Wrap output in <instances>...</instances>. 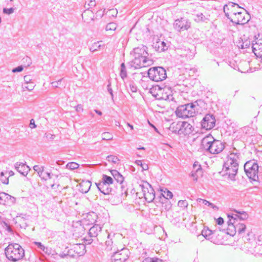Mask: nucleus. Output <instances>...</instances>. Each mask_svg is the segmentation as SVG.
Returning a JSON list of instances; mask_svg holds the SVG:
<instances>
[{
	"mask_svg": "<svg viewBox=\"0 0 262 262\" xmlns=\"http://www.w3.org/2000/svg\"><path fill=\"white\" fill-rule=\"evenodd\" d=\"M155 48L158 51L161 52L167 50L168 46L164 41H158L157 42Z\"/></svg>",
	"mask_w": 262,
	"mask_h": 262,
	"instance_id": "obj_28",
	"label": "nucleus"
},
{
	"mask_svg": "<svg viewBox=\"0 0 262 262\" xmlns=\"http://www.w3.org/2000/svg\"><path fill=\"white\" fill-rule=\"evenodd\" d=\"M228 223V227L227 228V234L231 235L234 236L235 233H236V223H235V222H232V220H229L227 222Z\"/></svg>",
	"mask_w": 262,
	"mask_h": 262,
	"instance_id": "obj_24",
	"label": "nucleus"
},
{
	"mask_svg": "<svg viewBox=\"0 0 262 262\" xmlns=\"http://www.w3.org/2000/svg\"><path fill=\"white\" fill-rule=\"evenodd\" d=\"M111 173L112 175L113 176L114 178L118 183H119L120 184L123 183L124 181V178L122 176V175L120 173H119L117 170H111Z\"/></svg>",
	"mask_w": 262,
	"mask_h": 262,
	"instance_id": "obj_26",
	"label": "nucleus"
},
{
	"mask_svg": "<svg viewBox=\"0 0 262 262\" xmlns=\"http://www.w3.org/2000/svg\"><path fill=\"white\" fill-rule=\"evenodd\" d=\"M23 70V66H18L16 68H14L12 71L13 73L20 72Z\"/></svg>",
	"mask_w": 262,
	"mask_h": 262,
	"instance_id": "obj_60",
	"label": "nucleus"
},
{
	"mask_svg": "<svg viewBox=\"0 0 262 262\" xmlns=\"http://www.w3.org/2000/svg\"><path fill=\"white\" fill-rule=\"evenodd\" d=\"M44 170H40L39 172H37L38 176L41 178V180L46 181L47 180V178L44 176L43 174Z\"/></svg>",
	"mask_w": 262,
	"mask_h": 262,
	"instance_id": "obj_59",
	"label": "nucleus"
},
{
	"mask_svg": "<svg viewBox=\"0 0 262 262\" xmlns=\"http://www.w3.org/2000/svg\"><path fill=\"white\" fill-rule=\"evenodd\" d=\"M234 212L239 214V221H244L248 218V214L245 211H239L234 210Z\"/></svg>",
	"mask_w": 262,
	"mask_h": 262,
	"instance_id": "obj_35",
	"label": "nucleus"
},
{
	"mask_svg": "<svg viewBox=\"0 0 262 262\" xmlns=\"http://www.w3.org/2000/svg\"><path fill=\"white\" fill-rule=\"evenodd\" d=\"M107 89L108 93L110 94V95L111 96L112 99L113 100V98H114L113 91V90L111 87V83L110 81H108V83L107 85Z\"/></svg>",
	"mask_w": 262,
	"mask_h": 262,
	"instance_id": "obj_52",
	"label": "nucleus"
},
{
	"mask_svg": "<svg viewBox=\"0 0 262 262\" xmlns=\"http://www.w3.org/2000/svg\"><path fill=\"white\" fill-rule=\"evenodd\" d=\"M235 6H237L238 8H241L237 4L230 2L228 5H225L224 6V11L225 13L226 16L233 23L237 25H244L246 24L249 19H246L244 15V14L241 12H231L230 15L229 12H226V9H229L228 7L233 8Z\"/></svg>",
	"mask_w": 262,
	"mask_h": 262,
	"instance_id": "obj_5",
	"label": "nucleus"
},
{
	"mask_svg": "<svg viewBox=\"0 0 262 262\" xmlns=\"http://www.w3.org/2000/svg\"><path fill=\"white\" fill-rule=\"evenodd\" d=\"M0 181L4 184H8L9 183V177L5 176L4 172H1L0 173Z\"/></svg>",
	"mask_w": 262,
	"mask_h": 262,
	"instance_id": "obj_38",
	"label": "nucleus"
},
{
	"mask_svg": "<svg viewBox=\"0 0 262 262\" xmlns=\"http://www.w3.org/2000/svg\"><path fill=\"white\" fill-rule=\"evenodd\" d=\"M139 187L142 190L145 200L148 203L152 202L155 199V192L151 185L146 183L145 184H140Z\"/></svg>",
	"mask_w": 262,
	"mask_h": 262,
	"instance_id": "obj_8",
	"label": "nucleus"
},
{
	"mask_svg": "<svg viewBox=\"0 0 262 262\" xmlns=\"http://www.w3.org/2000/svg\"><path fill=\"white\" fill-rule=\"evenodd\" d=\"M91 185L90 181H83L80 184V191L83 193H86L89 191Z\"/></svg>",
	"mask_w": 262,
	"mask_h": 262,
	"instance_id": "obj_25",
	"label": "nucleus"
},
{
	"mask_svg": "<svg viewBox=\"0 0 262 262\" xmlns=\"http://www.w3.org/2000/svg\"><path fill=\"white\" fill-rule=\"evenodd\" d=\"M15 168L19 173L24 176H26L30 170L29 166L25 163L20 162H17L15 163Z\"/></svg>",
	"mask_w": 262,
	"mask_h": 262,
	"instance_id": "obj_21",
	"label": "nucleus"
},
{
	"mask_svg": "<svg viewBox=\"0 0 262 262\" xmlns=\"http://www.w3.org/2000/svg\"><path fill=\"white\" fill-rule=\"evenodd\" d=\"M199 168H197L195 170H192L191 172V177L193 178V181L196 182L198 181L199 174L201 175L202 169L201 166H199Z\"/></svg>",
	"mask_w": 262,
	"mask_h": 262,
	"instance_id": "obj_29",
	"label": "nucleus"
},
{
	"mask_svg": "<svg viewBox=\"0 0 262 262\" xmlns=\"http://www.w3.org/2000/svg\"><path fill=\"white\" fill-rule=\"evenodd\" d=\"M62 80V78L60 79H59L58 80H57L56 81L52 82L51 83V84H52V86L54 87V88H58V85L60 84Z\"/></svg>",
	"mask_w": 262,
	"mask_h": 262,
	"instance_id": "obj_58",
	"label": "nucleus"
},
{
	"mask_svg": "<svg viewBox=\"0 0 262 262\" xmlns=\"http://www.w3.org/2000/svg\"><path fill=\"white\" fill-rule=\"evenodd\" d=\"M102 139L103 140H111L113 139V135L110 133H103L102 134Z\"/></svg>",
	"mask_w": 262,
	"mask_h": 262,
	"instance_id": "obj_46",
	"label": "nucleus"
},
{
	"mask_svg": "<svg viewBox=\"0 0 262 262\" xmlns=\"http://www.w3.org/2000/svg\"><path fill=\"white\" fill-rule=\"evenodd\" d=\"M111 235L108 234L107 235V240L105 242V245L106 247V249L108 250H112V245H113V241L112 239H110Z\"/></svg>",
	"mask_w": 262,
	"mask_h": 262,
	"instance_id": "obj_40",
	"label": "nucleus"
},
{
	"mask_svg": "<svg viewBox=\"0 0 262 262\" xmlns=\"http://www.w3.org/2000/svg\"><path fill=\"white\" fill-rule=\"evenodd\" d=\"M252 48L254 54L262 59V38L256 37L253 41Z\"/></svg>",
	"mask_w": 262,
	"mask_h": 262,
	"instance_id": "obj_16",
	"label": "nucleus"
},
{
	"mask_svg": "<svg viewBox=\"0 0 262 262\" xmlns=\"http://www.w3.org/2000/svg\"><path fill=\"white\" fill-rule=\"evenodd\" d=\"M101 182L105 184L110 185L113 184V180L111 177L108 176L106 174H103Z\"/></svg>",
	"mask_w": 262,
	"mask_h": 262,
	"instance_id": "obj_34",
	"label": "nucleus"
},
{
	"mask_svg": "<svg viewBox=\"0 0 262 262\" xmlns=\"http://www.w3.org/2000/svg\"><path fill=\"white\" fill-rule=\"evenodd\" d=\"M96 185L99 190L104 194H109L112 191V188L108 184L100 182L96 183Z\"/></svg>",
	"mask_w": 262,
	"mask_h": 262,
	"instance_id": "obj_22",
	"label": "nucleus"
},
{
	"mask_svg": "<svg viewBox=\"0 0 262 262\" xmlns=\"http://www.w3.org/2000/svg\"><path fill=\"white\" fill-rule=\"evenodd\" d=\"M59 256L62 258H64L65 257H67V256H69L70 257H71V251L69 250H68L67 253H60L59 254Z\"/></svg>",
	"mask_w": 262,
	"mask_h": 262,
	"instance_id": "obj_57",
	"label": "nucleus"
},
{
	"mask_svg": "<svg viewBox=\"0 0 262 262\" xmlns=\"http://www.w3.org/2000/svg\"><path fill=\"white\" fill-rule=\"evenodd\" d=\"M157 199L159 200V203L161 204V205L164 204L165 202L169 201V199L160 195L158 196Z\"/></svg>",
	"mask_w": 262,
	"mask_h": 262,
	"instance_id": "obj_50",
	"label": "nucleus"
},
{
	"mask_svg": "<svg viewBox=\"0 0 262 262\" xmlns=\"http://www.w3.org/2000/svg\"><path fill=\"white\" fill-rule=\"evenodd\" d=\"M7 258L11 262H17L25 256V250L17 243H11L5 249Z\"/></svg>",
	"mask_w": 262,
	"mask_h": 262,
	"instance_id": "obj_3",
	"label": "nucleus"
},
{
	"mask_svg": "<svg viewBox=\"0 0 262 262\" xmlns=\"http://www.w3.org/2000/svg\"><path fill=\"white\" fill-rule=\"evenodd\" d=\"M161 193L160 194V195L165 196V198H166L168 199H170L173 196L172 193L168 190L167 188H162L160 189Z\"/></svg>",
	"mask_w": 262,
	"mask_h": 262,
	"instance_id": "obj_31",
	"label": "nucleus"
},
{
	"mask_svg": "<svg viewBox=\"0 0 262 262\" xmlns=\"http://www.w3.org/2000/svg\"><path fill=\"white\" fill-rule=\"evenodd\" d=\"M3 13L5 14H7L8 15H10L11 14H12L14 11V9L13 8H4L3 9Z\"/></svg>",
	"mask_w": 262,
	"mask_h": 262,
	"instance_id": "obj_51",
	"label": "nucleus"
},
{
	"mask_svg": "<svg viewBox=\"0 0 262 262\" xmlns=\"http://www.w3.org/2000/svg\"><path fill=\"white\" fill-rule=\"evenodd\" d=\"M188 202L186 200H180L178 202V205L179 207L184 209L188 206Z\"/></svg>",
	"mask_w": 262,
	"mask_h": 262,
	"instance_id": "obj_48",
	"label": "nucleus"
},
{
	"mask_svg": "<svg viewBox=\"0 0 262 262\" xmlns=\"http://www.w3.org/2000/svg\"><path fill=\"white\" fill-rule=\"evenodd\" d=\"M201 146L206 152L211 154H220L225 147L223 142L214 139L211 135L207 136L202 140Z\"/></svg>",
	"mask_w": 262,
	"mask_h": 262,
	"instance_id": "obj_2",
	"label": "nucleus"
},
{
	"mask_svg": "<svg viewBox=\"0 0 262 262\" xmlns=\"http://www.w3.org/2000/svg\"><path fill=\"white\" fill-rule=\"evenodd\" d=\"M76 228L77 229L79 234L82 233V232H83L84 228L82 226H81L80 224H79V226H77Z\"/></svg>",
	"mask_w": 262,
	"mask_h": 262,
	"instance_id": "obj_63",
	"label": "nucleus"
},
{
	"mask_svg": "<svg viewBox=\"0 0 262 262\" xmlns=\"http://www.w3.org/2000/svg\"><path fill=\"white\" fill-rule=\"evenodd\" d=\"M117 25L115 23H108L106 26L105 29L106 31H115L116 29Z\"/></svg>",
	"mask_w": 262,
	"mask_h": 262,
	"instance_id": "obj_43",
	"label": "nucleus"
},
{
	"mask_svg": "<svg viewBox=\"0 0 262 262\" xmlns=\"http://www.w3.org/2000/svg\"><path fill=\"white\" fill-rule=\"evenodd\" d=\"M144 262H162V260L156 257L146 258L145 259Z\"/></svg>",
	"mask_w": 262,
	"mask_h": 262,
	"instance_id": "obj_49",
	"label": "nucleus"
},
{
	"mask_svg": "<svg viewBox=\"0 0 262 262\" xmlns=\"http://www.w3.org/2000/svg\"><path fill=\"white\" fill-rule=\"evenodd\" d=\"M44 166L39 165H34L33 167L34 171L36 172H39L40 170H44Z\"/></svg>",
	"mask_w": 262,
	"mask_h": 262,
	"instance_id": "obj_54",
	"label": "nucleus"
},
{
	"mask_svg": "<svg viewBox=\"0 0 262 262\" xmlns=\"http://www.w3.org/2000/svg\"><path fill=\"white\" fill-rule=\"evenodd\" d=\"M129 87L130 89V91L132 92H133V93L137 92L138 88L134 81H130L129 83Z\"/></svg>",
	"mask_w": 262,
	"mask_h": 262,
	"instance_id": "obj_47",
	"label": "nucleus"
},
{
	"mask_svg": "<svg viewBox=\"0 0 262 262\" xmlns=\"http://www.w3.org/2000/svg\"><path fill=\"white\" fill-rule=\"evenodd\" d=\"M236 230L238 234H242L245 232L246 226L244 224L239 222L236 223Z\"/></svg>",
	"mask_w": 262,
	"mask_h": 262,
	"instance_id": "obj_33",
	"label": "nucleus"
},
{
	"mask_svg": "<svg viewBox=\"0 0 262 262\" xmlns=\"http://www.w3.org/2000/svg\"><path fill=\"white\" fill-rule=\"evenodd\" d=\"M199 202H202V203L204 204L205 205H207L208 206H210L211 208H212L214 210L218 209V207L214 205L213 204H212L211 203H210L209 202H208V201H207L206 200L200 199H199Z\"/></svg>",
	"mask_w": 262,
	"mask_h": 262,
	"instance_id": "obj_39",
	"label": "nucleus"
},
{
	"mask_svg": "<svg viewBox=\"0 0 262 262\" xmlns=\"http://www.w3.org/2000/svg\"><path fill=\"white\" fill-rule=\"evenodd\" d=\"M149 79L156 82L162 81L167 77L165 69L161 67H155L150 68L147 72Z\"/></svg>",
	"mask_w": 262,
	"mask_h": 262,
	"instance_id": "obj_7",
	"label": "nucleus"
},
{
	"mask_svg": "<svg viewBox=\"0 0 262 262\" xmlns=\"http://www.w3.org/2000/svg\"><path fill=\"white\" fill-rule=\"evenodd\" d=\"M190 26L191 23L189 20L183 17L176 19L173 24L174 29L179 32L187 30Z\"/></svg>",
	"mask_w": 262,
	"mask_h": 262,
	"instance_id": "obj_12",
	"label": "nucleus"
},
{
	"mask_svg": "<svg viewBox=\"0 0 262 262\" xmlns=\"http://www.w3.org/2000/svg\"><path fill=\"white\" fill-rule=\"evenodd\" d=\"M88 6L89 7L85 6V8H87L88 10L92 8L93 7H95L96 6V2L95 0H91L89 4H88Z\"/></svg>",
	"mask_w": 262,
	"mask_h": 262,
	"instance_id": "obj_55",
	"label": "nucleus"
},
{
	"mask_svg": "<svg viewBox=\"0 0 262 262\" xmlns=\"http://www.w3.org/2000/svg\"><path fill=\"white\" fill-rule=\"evenodd\" d=\"M100 42H102V41H97L93 43L90 47V50L92 52H94L100 50L101 47L104 48V46L100 44Z\"/></svg>",
	"mask_w": 262,
	"mask_h": 262,
	"instance_id": "obj_30",
	"label": "nucleus"
},
{
	"mask_svg": "<svg viewBox=\"0 0 262 262\" xmlns=\"http://www.w3.org/2000/svg\"><path fill=\"white\" fill-rule=\"evenodd\" d=\"M79 166V165L74 162H70L67 163L66 165V168L70 170H74L77 169Z\"/></svg>",
	"mask_w": 262,
	"mask_h": 262,
	"instance_id": "obj_36",
	"label": "nucleus"
},
{
	"mask_svg": "<svg viewBox=\"0 0 262 262\" xmlns=\"http://www.w3.org/2000/svg\"><path fill=\"white\" fill-rule=\"evenodd\" d=\"M241 153L235 148H233L228 155L227 164H234L238 165Z\"/></svg>",
	"mask_w": 262,
	"mask_h": 262,
	"instance_id": "obj_17",
	"label": "nucleus"
},
{
	"mask_svg": "<svg viewBox=\"0 0 262 262\" xmlns=\"http://www.w3.org/2000/svg\"><path fill=\"white\" fill-rule=\"evenodd\" d=\"M15 202V198L5 192H0V204L11 205Z\"/></svg>",
	"mask_w": 262,
	"mask_h": 262,
	"instance_id": "obj_19",
	"label": "nucleus"
},
{
	"mask_svg": "<svg viewBox=\"0 0 262 262\" xmlns=\"http://www.w3.org/2000/svg\"><path fill=\"white\" fill-rule=\"evenodd\" d=\"M201 102L202 101L201 100H198L193 102L180 105L177 108L175 113L177 117L182 119L193 117L196 113V106Z\"/></svg>",
	"mask_w": 262,
	"mask_h": 262,
	"instance_id": "obj_4",
	"label": "nucleus"
},
{
	"mask_svg": "<svg viewBox=\"0 0 262 262\" xmlns=\"http://www.w3.org/2000/svg\"><path fill=\"white\" fill-rule=\"evenodd\" d=\"M212 234V231L211 230L207 229H204L202 231V235L205 237L206 238H209L210 235Z\"/></svg>",
	"mask_w": 262,
	"mask_h": 262,
	"instance_id": "obj_44",
	"label": "nucleus"
},
{
	"mask_svg": "<svg viewBox=\"0 0 262 262\" xmlns=\"http://www.w3.org/2000/svg\"><path fill=\"white\" fill-rule=\"evenodd\" d=\"M258 165L254 160L247 161L244 165V170L251 181H258Z\"/></svg>",
	"mask_w": 262,
	"mask_h": 262,
	"instance_id": "obj_6",
	"label": "nucleus"
},
{
	"mask_svg": "<svg viewBox=\"0 0 262 262\" xmlns=\"http://www.w3.org/2000/svg\"><path fill=\"white\" fill-rule=\"evenodd\" d=\"M159 94H157L156 97L157 99H162L165 100H172L173 97L171 94V92L168 88H165L163 90L159 89Z\"/></svg>",
	"mask_w": 262,
	"mask_h": 262,
	"instance_id": "obj_18",
	"label": "nucleus"
},
{
	"mask_svg": "<svg viewBox=\"0 0 262 262\" xmlns=\"http://www.w3.org/2000/svg\"><path fill=\"white\" fill-rule=\"evenodd\" d=\"M127 71L124 63H122L120 69V76L124 80L127 77Z\"/></svg>",
	"mask_w": 262,
	"mask_h": 262,
	"instance_id": "obj_32",
	"label": "nucleus"
},
{
	"mask_svg": "<svg viewBox=\"0 0 262 262\" xmlns=\"http://www.w3.org/2000/svg\"><path fill=\"white\" fill-rule=\"evenodd\" d=\"M228 218H229V220H232V222H235V223H238V221H239V214L236 213L234 214L232 213L231 215L228 214Z\"/></svg>",
	"mask_w": 262,
	"mask_h": 262,
	"instance_id": "obj_37",
	"label": "nucleus"
},
{
	"mask_svg": "<svg viewBox=\"0 0 262 262\" xmlns=\"http://www.w3.org/2000/svg\"><path fill=\"white\" fill-rule=\"evenodd\" d=\"M238 165L232 164H227L226 162L223 166V170L225 172V175L228 176V178L232 181L235 180V177L237 174Z\"/></svg>",
	"mask_w": 262,
	"mask_h": 262,
	"instance_id": "obj_10",
	"label": "nucleus"
},
{
	"mask_svg": "<svg viewBox=\"0 0 262 262\" xmlns=\"http://www.w3.org/2000/svg\"><path fill=\"white\" fill-rule=\"evenodd\" d=\"M177 53L178 55L186 60H191L193 59L195 55V50H191L186 47L179 48L177 50Z\"/></svg>",
	"mask_w": 262,
	"mask_h": 262,
	"instance_id": "obj_14",
	"label": "nucleus"
},
{
	"mask_svg": "<svg viewBox=\"0 0 262 262\" xmlns=\"http://www.w3.org/2000/svg\"><path fill=\"white\" fill-rule=\"evenodd\" d=\"M215 122V117L213 115L208 114L203 118L201 122V125L203 128L209 130L214 127Z\"/></svg>",
	"mask_w": 262,
	"mask_h": 262,
	"instance_id": "obj_13",
	"label": "nucleus"
},
{
	"mask_svg": "<svg viewBox=\"0 0 262 262\" xmlns=\"http://www.w3.org/2000/svg\"><path fill=\"white\" fill-rule=\"evenodd\" d=\"M34 88V85L33 83H31L29 85H23V89H25L29 91L33 90Z\"/></svg>",
	"mask_w": 262,
	"mask_h": 262,
	"instance_id": "obj_56",
	"label": "nucleus"
},
{
	"mask_svg": "<svg viewBox=\"0 0 262 262\" xmlns=\"http://www.w3.org/2000/svg\"><path fill=\"white\" fill-rule=\"evenodd\" d=\"M129 251L127 248H122L120 251L115 252L112 256V260L114 262H125L129 257Z\"/></svg>",
	"mask_w": 262,
	"mask_h": 262,
	"instance_id": "obj_11",
	"label": "nucleus"
},
{
	"mask_svg": "<svg viewBox=\"0 0 262 262\" xmlns=\"http://www.w3.org/2000/svg\"><path fill=\"white\" fill-rule=\"evenodd\" d=\"M71 257H74L83 255L85 253V246L84 244H76L70 249Z\"/></svg>",
	"mask_w": 262,
	"mask_h": 262,
	"instance_id": "obj_15",
	"label": "nucleus"
},
{
	"mask_svg": "<svg viewBox=\"0 0 262 262\" xmlns=\"http://www.w3.org/2000/svg\"><path fill=\"white\" fill-rule=\"evenodd\" d=\"M194 15L195 16L194 20L196 23H199L209 20V18L205 16L202 13H200Z\"/></svg>",
	"mask_w": 262,
	"mask_h": 262,
	"instance_id": "obj_27",
	"label": "nucleus"
},
{
	"mask_svg": "<svg viewBox=\"0 0 262 262\" xmlns=\"http://www.w3.org/2000/svg\"><path fill=\"white\" fill-rule=\"evenodd\" d=\"M84 242L85 244L90 245L92 243L93 240L92 237H88V238H84Z\"/></svg>",
	"mask_w": 262,
	"mask_h": 262,
	"instance_id": "obj_62",
	"label": "nucleus"
},
{
	"mask_svg": "<svg viewBox=\"0 0 262 262\" xmlns=\"http://www.w3.org/2000/svg\"><path fill=\"white\" fill-rule=\"evenodd\" d=\"M106 159L108 162H112L114 164L117 163L119 161L118 157L114 155L108 156L106 157Z\"/></svg>",
	"mask_w": 262,
	"mask_h": 262,
	"instance_id": "obj_42",
	"label": "nucleus"
},
{
	"mask_svg": "<svg viewBox=\"0 0 262 262\" xmlns=\"http://www.w3.org/2000/svg\"><path fill=\"white\" fill-rule=\"evenodd\" d=\"M137 165L141 167L142 170H147L148 169V166L146 163H143L141 160H136L135 162Z\"/></svg>",
	"mask_w": 262,
	"mask_h": 262,
	"instance_id": "obj_41",
	"label": "nucleus"
},
{
	"mask_svg": "<svg viewBox=\"0 0 262 262\" xmlns=\"http://www.w3.org/2000/svg\"><path fill=\"white\" fill-rule=\"evenodd\" d=\"M177 129L173 132L177 133L179 135H189L192 133L193 130V126L187 122H182V123H178L176 124Z\"/></svg>",
	"mask_w": 262,
	"mask_h": 262,
	"instance_id": "obj_9",
	"label": "nucleus"
},
{
	"mask_svg": "<svg viewBox=\"0 0 262 262\" xmlns=\"http://www.w3.org/2000/svg\"><path fill=\"white\" fill-rule=\"evenodd\" d=\"M29 127L31 128H36V125L35 123V121L33 119H31L30 120V124H29Z\"/></svg>",
	"mask_w": 262,
	"mask_h": 262,
	"instance_id": "obj_61",
	"label": "nucleus"
},
{
	"mask_svg": "<svg viewBox=\"0 0 262 262\" xmlns=\"http://www.w3.org/2000/svg\"><path fill=\"white\" fill-rule=\"evenodd\" d=\"M224 219L222 217H219L216 220V223L218 225H222L224 223Z\"/></svg>",
	"mask_w": 262,
	"mask_h": 262,
	"instance_id": "obj_64",
	"label": "nucleus"
},
{
	"mask_svg": "<svg viewBox=\"0 0 262 262\" xmlns=\"http://www.w3.org/2000/svg\"><path fill=\"white\" fill-rule=\"evenodd\" d=\"M35 244L38 248L45 252L47 250V248L44 246L40 242H35Z\"/></svg>",
	"mask_w": 262,
	"mask_h": 262,
	"instance_id": "obj_53",
	"label": "nucleus"
},
{
	"mask_svg": "<svg viewBox=\"0 0 262 262\" xmlns=\"http://www.w3.org/2000/svg\"><path fill=\"white\" fill-rule=\"evenodd\" d=\"M147 47L141 45L135 48L130 52V55L133 59L130 61V66L135 69H140L142 67H146L153 64L154 61L148 56Z\"/></svg>",
	"mask_w": 262,
	"mask_h": 262,
	"instance_id": "obj_1",
	"label": "nucleus"
},
{
	"mask_svg": "<svg viewBox=\"0 0 262 262\" xmlns=\"http://www.w3.org/2000/svg\"><path fill=\"white\" fill-rule=\"evenodd\" d=\"M171 207V204L170 201L165 202L164 204L162 205V210L166 211L169 210Z\"/></svg>",
	"mask_w": 262,
	"mask_h": 262,
	"instance_id": "obj_45",
	"label": "nucleus"
},
{
	"mask_svg": "<svg viewBox=\"0 0 262 262\" xmlns=\"http://www.w3.org/2000/svg\"><path fill=\"white\" fill-rule=\"evenodd\" d=\"M102 227L98 224L93 226L90 229L89 235L90 237H96L101 231Z\"/></svg>",
	"mask_w": 262,
	"mask_h": 262,
	"instance_id": "obj_23",
	"label": "nucleus"
},
{
	"mask_svg": "<svg viewBox=\"0 0 262 262\" xmlns=\"http://www.w3.org/2000/svg\"><path fill=\"white\" fill-rule=\"evenodd\" d=\"M17 222L19 223L21 228H26L28 226L30 220V215L21 213L16 216Z\"/></svg>",
	"mask_w": 262,
	"mask_h": 262,
	"instance_id": "obj_20",
	"label": "nucleus"
}]
</instances>
